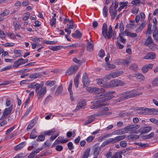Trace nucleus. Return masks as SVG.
<instances>
[{
    "mask_svg": "<svg viewBox=\"0 0 158 158\" xmlns=\"http://www.w3.org/2000/svg\"><path fill=\"white\" fill-rule=\"evenodd\" d=\"M116 82H118V83H117V86H122L125 84V83L120 80H117Z\"/></svg>",
    "mask_w": 158,
    "mask_h": 158,
    "instance_id": "nucleus-49",
    "label": "nucleus"
},
{
    "mask_svg": "<svg viewBox=\"0 0 158 158\" xmlns=\"http://www.w3.org/2000/svg\"><path fill=\"white\" fill-rule=\"evenodd\" d=\"M14 126L11 127L9 129H8L6 132V134L7 135L10 133L14 129H15Z\"/></svg>",
    "mask_w": 158,
    "mask_h": 158,
    "instance_id": "nucleus-63",
    "label": "nucleus"
},
{
    "mask_svg": "<svg viewBox=\"0 0 158 158\" xmlns=\"http://www.w3.org/2000/svg\"><path fill=\"white\" fill-rule=\"evenodd\" d=\"M56 130L55 129H52L51 130L45 131L43 132V135H48L50 136L51 135H52L53 133H54L55 131Z\"/></svg>",
    "mask_w": 158,
    "mask_h": 158,
    "instance_id": "nucleus-21",
    "label": "nucleus"
},
{
    "mask_svg": "<svg viewBox=\"0 0 158 158\" xmlns=\"http://www.w3.org/2000/svg\"><path fill=\"white\" fill-rule=\"evenodd\" d=\"M91 92H94V93L97 94L94 96V98L95 99H100L104 98L107 96H111L113 92L112 91L104 92V90L102 88H98L96 87H92L90 89Z\"/></svg>",
    "mask_w": 158,
    "mask_h": 158,
    "instance_id": "nucleus-1",
    "label": "nucleus"
},
{
    "mask_svg": "<svg viewBox=\"0 0 158 158\" xmlns=\"http://www.w3.org/2000/svg\"><path fill=\"white\" fill-rule=\"evenodd\" d=\"M13 107V105H11L9 107L6 108L5 109L3 113L7 116L11 112Z\"/></svg>",
    "mask_w": 158,
    "mask_h": 158,
    "instance_id": "nucleus-19",
    "label": "nucleus"
},
{
    "mask_svg": "<svg viewBox=\"0 0 158 158\" xmlns=\"http://www.w3.org/2000/svg\"><path fill=\"white\" fill-rule=\"evenodd\" d=\"M105 67L107 70H110L115 68V66L113 64H107L105 65Z\"/></svg>",
    "mask_w": 158,
    "mask_h": 158,
    "instance_id": "nucleus-33",
    "label": "nucleus"
},
{
    "mask_svg": "<svg viewBox=\"0 0 158 158\" xmlns=\"http://www.w3.org/2000/svg\"><path fill=\"white\" fill-rule=\"evenodd\" d=\"M108 113L107 112H101L100 113H96L94 114L93 115H92V116H91V117L92 118H94V117H98V116H101L103 115H107V114Z\"/></svg>",
    "mask_w": 158,
    "mask_h": 158,
    "instance_id": "nucleus-28",
    "label": "nucleus"
},
{
    "mask_svg": "<svg viewBox=\"0 0 158 158\" xmlns=\"http://www.w3.org/2000/svg\"><path fill=\"white\" fill-rule=\"evenodd\" d=\"M34 121H33V120L31 121V123L29 124V125H28L27 128V129L29 130L30 129H31V128L33 127L34 126Z\"/></svg>",
    "mask_w": 158,
    "mask_h": 158,
    "instance_id": "nucleus-54",
    "label": "nucleus"
},
{
    "mask_svg": "<svg viewBox=\"0 0 158 158\" xmlns=\"http://www.w3.org/2000/svg\"><path fill=\"white\" fill-rule=\"evenodd\" d=\"M56 82L55 81H49L46 82V85H53Z\"/></svg>",
    "mask_w": 158,
    "mask_h": 158,
    "instance_id": "nucleus-46",
    "label": "nucleus"
},
{
    "mask_svg": "<svg viewBox=\"0 0 158 158\" xmlns=\"http://www.w3.org/2000/svg\"><path fill=\"white\" fill-rule=\"evenodd\" d=\"M132 114L130 113L129 114L128 113H126L125 111H123L120 113H119V115L121 117H123L127 115V116H131L132 115Z\"/></svg>",
    "mask_w": 158,
    "mask_h": 158,
    "instance_id": "nucleus-36",
    "label": "nucleus"
},
{
    "mask_svg": "<svg viewBox=\"0 0 158 158\" xmlns=\"http://www.w3.org/2000/svg\"><path fill=\"white\" fill-rule=\"evenodd\" d=\"M134 77H136L139 81H143L145 78L144 76L142 74L140 73H137L135 74Z\"/></svg>",
    "mask_w": 158,
    "mask_h": 158,
    "instance_id": "nucleus-20",
    "label": "nucleus"
},
{
    "mask_svg": "<svg viewBox=\"0 0 158 158\" xmlns=\"http://www.w3.org/2000/svg\"><path fill=\"white\" fill-rule=\"evenodd\" d=\"M118 4L119 2L117 0H114V4L115 6H113V11L111 15V19H114L117 15V11L116 9L118 6Z\"/></svg>",
    "mask_w": 158,
    "mask_h": 158,
    "instance_id": "nucleus-9",
    "label": "nucleus"
},
{
    "mask_svg": "<svg viewBox=\"0 0 158 158\" xmlns=\"http://www.w3.org/2000/svg\"><path fill=\"white\" fill-rule=\"evenodd\" d=\"M94 118H92L91 117V118H90V119L88 120H87L85 122V125H87L89 124L90 123H91L94 120Z\"/></svg>",
    "mask_w": 158,
    "mask_h": 158,
    "instance_id": "nucleus-61",
    "label": "nucleus"
},
{
    "mask_svg": "<svg viewBox=\"0 0 158 158\" xmlns=\"http://www.w3.org/2000/svg\"><path fill=\"white\" fill-rule=\"evenodd\" d=\"M129 69L130 70L136 71L138 69V65L135 64H132L130 65Z\"/></svg>",
    "mask_w": 158,
    "mask_h": 158,
    "instance_id": "nucleus-32",
    "label": "nucleus"
},
{
    "mask_svg": "<svg viewBox=\"0 0 158 158\" xmlns=\"http://www.w3.org/2000/svg\"><path fill=\"white\" fill-rule=\"evenodd\" d=\"M36 129L35 128L33 129L30 135V139H34L37 136V132L36 131Z\"/></svg>",
    "mask_w": 158,
    "mask_h": 158,
    "instance_id": "nucleus-24",
    "label": "nucleus"
},
{
    "mask_svg": "<svg viewBox=\"0 0 158 158\" xmlns=\"http://www.w3.org/2000/svg\"><path fill=\"white\" fill-rule=\"evenodd\" d=\"M142 94V93H140L139 94H136L134 93L131 92H125L122 94L123 96L120 97L119 98L117 99V101L119 102L121 101L125 100L130 98L135 97L138 95H140Z\"/></svg>",
    "mask_w": 158,
    "mask_h": 158,
    "instance_id": "nucleus-3",
    "label": "nucleus"
},
{
    "mask_svg": "<svg viewBox=\"0 0 158 158\" xmlns=\"http://www.w3.org/2000/svg\"><path fill=\"white\" fill-rule=\"evenodd\" d=\"M59 134V132H57L56 133V134L55 135H54L53 136H52L50 137V140L51 141H53L54 139H55L57 136H58Z\"/></svg>",
    "mask_w": 158,
    "mask_h": 158,
    "instance_id": "nucleus-57",
    "label": "nucleus"
},
{
    "mask_svg": "<svg viewBox=\"0 0 158 158\" xmlns=\"http://www.w3.org/2000/svg\"><path fill=\"white\" fill-rule=\"evenodd\" d=\"M118 156L119 158H122V156L120 155L118 152H117L111 158H118Z\"/></svg>",
    "mask_w": 158,
    "mask_h": 158,
    "instance_id": "nucleus-41",
    "label": "nucleus"
},
{
    "mask_svg": "<svg viewBox=\"0 0 158 158\" xmlns=\"http://www.w3.org/2000/svg\"><path fill=\"white\" fill-rule=\"evenodd\" d=\"M121 62H122V64H127L130 63V60L125 59L122 60H121Z\"/></svg>",
    "mask_w": 158,
    "mask_h": 158,
    "instance_id": "nucleus-53",
    "label": "nucleus"
},
{
    "mask_svg": "<svg viewBox=\"0 0 158 158\" xmlns=\"http://www.w3.org/2000/svg\"><path fill=\"white\" fill-rule=\"evenodd\" d=\"M7 35L11 39H14L16 38L15 35L13 33H8L7 34Z\"/></svg>",
    "mask_w": 158,
    "mask_h": 158,
    "instance_id": "nucleus-56",
    "label": "nucleus"
},
{
    "mask_svg": "<svg viewBox=\"0 0 158 158\" xmlns=\"http://www.w3.org/2000/svg\"><path fill=\"white\" fill-rule=\"evenodd\" d=\"M153 66V64H149L145 65L141 69L142 72L144 73H146L149 69L152 68Z\"/></svg>",
    "mask_w": 158,
    "mask_h": 158,
    "instance_id": "nucleus-13",
    "label": "nucleus"
},
{
    "mask_svg": "<svg viewBox=\"0 0 158 158\" xmlns=\"http://www.w3.org/2000/svg\"><path fill=\"white\" fill-rule=\"evenodd\" d=\"M61 48H64L62 46H56L52 47L50 48V49L52 51H56L60 49Z\"/></svg>",
    "mask_w": 158,
    "mask_h": 158,
    "instance_id": "nucleus-37",
    "label": "nucleus"
},
{
    "mask_svg": "<svg viewBox=\"0 0 158 158\" xmlns=\"http://www.w3.org/2000/svg\"><path fill=\"white\" fill-rule=\"evenodd\" d=\"M119 73L118 72H115L106 75L105 77V78L109 80L111 78V77L114 78L119 76Z\"/></svg>",
    "mask_w": 158,
    "mask_h": 158,
    "instance_id": "nucleus-18",
    "label": "nucleus"
},
{
    "mask_svg": "<svg viewBox=\"0 0 158 158\" xmlns=\"http://www.w3.org/2000/svg\"><path fill=\"white\" fill-rule=\"evenodd\" d=\"M124 35L123 33H120L119 34V36L121 39V41L123 43H125L126 41V40L124 39L123 37Z\"/></svg>",
    "mask_w": 158,
    "mask_h": 158,
    "instance_id": "nucleus-44",
    "label": "nucleus"
},
{
    "mask_svg": "<svg viewBox=\"0 0 158 158\" xmlns=\"http://www.w3.org/2000/svg\"><path fill=\"white\" fill-rule=\"evenodd\" d=\"M101 150V147H99L98 144H96L94 145L93 152L94 155L96 156L95 157H97L99 155Z\"/></svg>",
    "mask_w": 158,
    "mask_h": 158,
    "instance_id": "nucleus-11",
    "label": "nucleus"
},
{
    "mask_svg": "<svg viewBox=\"0 0 158 158\" xmlns=\"http://www.w3.org/2000/svg\"><path fill=\"white\" fill-rule=\"evenodd\" d=\"M63 89L62 85H60L57 88L56 92L55 93V96H57L59 94H61Z\"/></svg>",
    "mask_w": 158,
    "mask_h": 158,
    "instance_id": "nucleus-22",
    "label": "nucleus"
},
{
    "mask_svg": "<svg viewBox=\"0 0 158 158\" xmlns=\"http://www.w3.org/2000/svg\"><path fill=\"white\" fill-rule=\"evenodd\" d=\"M120 145L121 147L125 148L126 146L127 143L125 141H121L120 142Z\"/></svg>",
    "mask_w": 158,
    "mask_h": 158,
    "instance_id": "nucleus-58",
    "label": "nucleus"
},
{
    "mask_svg": "<svg viewBox=\"0 0 158 158\" xmlns=\"http://www.w3.org/2000/svg\"><path fill=\"white\" fill-rule=\"evenodd\" d=\"M90 150V148H87L83 153L82 158H87L89 156Z\"/></svg>",
    "mask_w": 158,
    "mask_h": 158,
    "instance_id": "nucleus-25",
    "label": "nucleus"
},
{
    "mask_svg": "<svg viewBox=\"0 0 158 158\" xmlns=\"http://www.w3.org/2000/svg\"><path fill=\"white\" fill-rule=\"evenodd\" d=\"M116 81L117 80L116 79L111 81L109 83V86L110 87L117 86V83H118V82H117Z\"/></svg>",
    "mask_w": 158,
    "mask_h": 158,
    "instance_id": "nucleus-30",
    "label": "nucleus"
},
{
    "mask_svg": "<svg viewBox=\"0 0 158 158\" xmlns=\"http://www.w3.org/2000/svg\"><path fill=\"white\" fill-rule=\"evenodd\" d=\"M152 27V25L151 23H149L147 29V32L149 33V34H151L152 33V31L151 30Z\"/></svg>",
    "mask_w": 158,
    "mask_h": 158,
    "instance_id": "nucleus-48",
    "label": "nucleus"
},
{
    "mask_svg": "<svg viewBox=\"0 0 158 158\" xmlns=\"http://www.w3.org/2000/svg\"><path fill=\"white\" fill-rule=\"evenodd\" d=\"M87 45V49L89 52H91L93 49L94 45L88 40Z\"/></svg>",
    "mask_w": 158,
    "mask_h": 158,
    "instance_id": "nucleus-27",
    "label": "nucleus"
},
{
    "mask_svg": "<svg viewBox=\"0 0 158 158\" xmlns=\"http://www.w3.org/2000/svg\"><path fill=\"white\" fill-rule=\"evenodd\" d=\"M86 103V102L85 100H81L80 102L78 103L77 107L75 110H77L83 108L85 106Z\"/></svg>",
    "mask_w": 158,
    "mask_h": 158,
    "instance_id": "nucleus-12",
    "label": "nucleus"
},
{
    "mask_svg": "<svg viewBox=\"0 0 158 158\" xmlns=\"http://www.w3.org/2000/svg\"><path fill=\"white\" fill-rule=\"evenodd\" d=\"M119 29L121 32H123L124 30V26L122 21L121 22L119 26Z\"/></svg>",
    "mask_w": 158,
    "mask_h": 158,
    "instance_id": "nucleus-51",
    "label": "nucleus"
},
{
    "mask_svg": "<svg viewBox=\"0 0 158 158\" xmlns=\"http://www.w3.org/2000/svg\"><path fill=\"white\" fill-rule=\"evenodd\" d=\"M125 137L124 135H121L117 136L115 138L116 143L123 139Z\"/></svg>",
    "mask_w": 158,
    "mask_h": 158,
    "instance_id": "nucleus-34",
    "label": "nucleus"
},
{
    "mask_svg": "<svg viewBox=\"0 0 158 158\" xmlns=\"http://www.w3.org/2000/svg\"><path fill=\"white\" fill-rule=\"evenodd\" d=\"M138 145H139V147L140 148H144L148 146V144L147 143H139Z\"/></svg>",
    "mask_w": 158,
    "mask_h": 158,
    "instance_id": "nucleus-60",
    "label": "nucleus"
},
{
    "mask_svg": "<svg viewBox=\"0 0 158 158\" xmlns=\"http://www.w3.org/2000/svg\"><path fill=\"white\" fill-rule=\"evenodd\" d=\"M137 26V24H135L132 23L128 24L126 25V27L128 29H133L135 28Z\"/></svg>",
    "mask_w": 158,
    "mask_h": 158,
    "instance_id": "nucleus-31",
    "label": "nucleus"
},
{
    "mask_svg": "<svg viewBox=\"0 0 158 158\" xmlns=\"http://www.w3.org/2000/svg\"><path fill=\"white\" fill-rule=\"evenodd\" d=\"M139 136L135 135H129L128 136V139H132V140H135L139 138Z\"/></svg>",
    "mask_w": 158,
    "mask_h": 158,
    "instance_id": "nucleus-35",
    "label": "nucleus"
},
{
    "mask_svg": "<svg viewBox=\"0 0 158 158\" xmlns=\"http://www.w3.org/2000/svg\"><path fill=\"white\" fill-rule=\"evenodd\" d=\"M144 45L148 46L150 49L154 50V44L151 36H149L148 37L146 42L144 43Z\"/></svg>",
    "mask_w": 158,
    "mask_h": 158,
    "instance_id": "nucleus-7",
    "label": "nucleus"
},
{
    "mask_svg": "<svg viewBox=\"0 0 158 158\" xmlns=\"http://www.w3.org/2000/svg\"><path fill=\"white\" fill-rule=\"evenodd\" d=\"M42 76L41 74L40 73H33L30 75L29 77L31 78L35 79L37 78L41 77Z\"/></svg>",
    "mask_w": 158,
    "mask_h": 158,
    "instance_id": "nucleus-29",
    "label": "nucleus"
},
{
    "mask_svg": "<svg viewBox=\"0 0 158 158\" xmlns=\"http://www.w3.org/2000/svg\"><path fill=\"white\" fill-rule=\"evenodd\" d=\"M63 139V138L62 137H59L55 141L54 143L56 144H59L60 143H63L68 142L69 140L68 139Z\"/></svg>",
    "mask_w": 158,
    "mask_h": 158,
    "instance_id": "nucleus-17",
    "label": "nucleus"
},
{
    "mask_svg": "<svg viewBox=\"0 0 158 158\" xmlns=\"http://www.w3.org/2000/svg\"><path fill=\"white\" fill-rule=\"evenodd\" d=\"M107 9L108 7L107 6H104L103 10V14L105 17H106L107 16Z\"/></svg>",
    "mask_w": 158,
    "mask_h": 158,
    "instance_id": "nucleus-39",
    "label": "nucleus"
},
{
    "mask_svg": "<svg viewBox=\"0 0 158 158\" xmlns=\"http://www.w3.org/2000/svg\"><path fill=\"white\" fill-rule=\"evenodd\" d=\"M9 13V10H4L3 12L0 14V16H5L7 15Z\"/></svg>",
    "mask_w": 158,
    "mask_h": 158,
    "instance_id": "nucleus-42",
    "label": "nucleus"
},
{
    "mask_svg": "<svg viewBox=\"0 0 158 158\" xmlns=\"http://www.w3.org/2000/svg\"><path fill=\"white\" fill-rule=\"evenodd\" d=\"M152 129V127H141L139 129V130L141 132V134H142L149 132Z\"/></svg>",
    "mask_w": 158,
    "mask_h": 158,
    "instance_id": "nucleus-15",
    "label": "nucleus"
},
{
    "mask_svg": "<svg viewBox=\"0 0 158 158\" xmlns=\"http://www.w3.org/2000/svg\"><path fill=\"white\" fill-rule=\"evenodd\" d=\"M136 110H144L145 111H149L152 112V113L156 115L157 114V112H158V109H156L155 108H150L149 109L148 108L144 107H140L139 108L137 109H136Z\"/></svg>",
    "mask_w": 158,
    "mask_h": 158,
    "instance_id": "nucleus-8",
    "label": "nucleus"
},
{
    "mask_svg": "<svg viewBox=\"0 0 158 158\" xmlns=\"http://www.w3.org/2000/svg\"><path fill=\"white\" fill-rule=\"evenodd\" d=\"M44 139L45 137L44 135H39L36 139V140L38 141H43L44 140Z\"/></svg>",
    "mask_w": 158,
    "mask_h": 158,
    "instance_id": "nucleus-43",
    "label": "nucleus"
},
{
    "mask_svg": "<svg viewBox=\"0 0 158 158\" xmlns=\"http://www.w3.org/2000/svg\"><path fill=\"white\" fill-rule=\"evenodd\" d=\"M36 89H35V92H37V91H38L39 90H40V88H42V87L43 86L41 85L38 83H36Z\"/></svg>",
    "mask_w": 158,
    "mask_h": 158,
    "instance_id": "nucleus-62",
    "label": "nucleus"
},
{
    "mask_svg": "<svg viewBox=\"0 0 158 158\" xmlns=\"http://www.w3.org/2000/svg\"><path fill=\"white\" fill-rule=\"evenodd\" d=\"M105 55L104 51L103 50H101L98 54V56L101 58H102L104 57Z\"/></svg>",
    "mask_w": 158,
    "mask_h": 158,
    "instance_id": "nucleus-59",
    "label": "nucleus"
},
{
    "mask_svg": "<svg viewBox=\"0 0 158 158\" xmlns=\"http://www.w3.org/2000/svg\"><path fill=\"white\" fill-rule=\"evenodd\" d=\"M56 23V19H52L50 22V24L52 26H53L55 27Z\"/></svg>",
    "mask_w": 158,
    "mask_h": 158,
    "instance_id": "nucleus-55",
    "label": "nucleus"
},
{
    "mask_svg": "<svg viewBox=\"0 0 158 158\" xmlns=\"http://www.w3.org/2000/svg\"><path fill=\"white\" fill-rule=\"evenodd\" d=\"M46 91V87H44L37 92H35L37 94V96L38 99H40L42 98L44 96L45 94Z\"/></svg>",
    "mask_w": 158,
    "mask_h": 158,
    "instance_id": "nucleus-6",
    "label": "nucleus"
},
{
    "mask_svg": "<svg viewBox=\"0 0 158 158\" xmlns=\"http://www.w3.org/2000/svg\"><path fill=\"white\" fill-rule=\"evenodd\" d=\"M12 68V66H7L6 67H4L3 68H2V69H1L0 70V72H2L5 71H6V70H9L10 69H11Z\"/></svg>",
    "mask_w": 158,
    "mask_h": 158,
    "instance_id": "nucleus-52",
    "label": "nucleus"
},
{
    "mask_svg": "<svg viewBox=\"0 0 158 158\" xmlns=\"http://www.w3.org/2000/svg\"><path fill=\"white\" fill-rule=\"evenodd\" d=\"M36 83L34 82L33 83L30 84L28 85V87L29 88L34 89L36 88Z\"/></svg>",
    "mask_w": 158,
    "mask_h": 158,
    "instance_id": "nucleus-50",
    "label": "nucleus"
},
{
    "mask_svg": "<svg viewBox=\"0 0 158 158\" xmlns=\"http://www.w3.org/2000/svg\"><path fill=\"white\" fill-rule=\"evenodd\" d=\"M146 25V22H143L140 25L139 27H138L136 29V32L137 33H138L141 31L143 29L145 26Z\"/></svg>",
    "mask_w": 158,
    "mask_h": 158,
    "instance_id": "nucleus-26",
    "label": "nucleus"
},
{
    "mask_svg": "<svg viewBox=\"0 0 158 158\" xmlns=\"http://www.w3.org/2000/svg\"><path fill=\"white\" fill-rule=\"evenodd\" d=\"M152 85L153 86H158V77L154 79L152 81Z\"/></svg>",
    "mask_w": 158,
    "mask_h": 158,
    "instance_id": "nucleus-38",
    "label": "nucleus"
},
{
    "mask_svg": "<svg viewBox=\"0 0 158 158\" xmlns=\"http://www.w3.org/2000/svg\"><path fill=\"white\" fill-rule=\"evenodd\" d=\"M156 54L153 52H150L147 54L145 56V58L148 60H152L155 58Z\"/></svg>",
    "mask_w": 158,
    "mask_h": 158,
    "instance_id": "nucleus-14",
    "label": "nucleus"
},
{
    "mask_svg": "<svg viewBox=\"0 0 158 158\" xmlns=\"http://www.w3.org/2000/svg\"><path fill=\"white\" fill-rule=\"evenodd\" d=\"M79 46L77 44H73L70 45L65 46L64 47L65 48H70L72 47H77Z\"/></svg>",
    "mask_w": 158,
    "mask_h": 158,
    "instance_id": "nucleus-47",
    "label": "nucleus"
},
{
    "mask_svg": "<svg viewBox=\"0 0 158 158\" xmlns=\"http://www.w3.org/2000/svg\"><path fill=\"white\" fill-rule=\"evenodd\" d=\"M82 82L83 83V87H85L86 85H87L88 84H89V82L88 77L87 76V75L86 73H85L83 76Z\"/></svg>",
    "mask_w": 158,
    "mask_h": 158,
    "instance_id": "nucleus-10",
    "label": "nucleus"
},
{
    "mask_svg": "<svg viewBox=\"0 0 158 158\" xmlns=\"http://www.w3.org/2000/svg\"><path fill=\"white\" fill-rule=\"evenodd\" d=\"M26 15L23 18V19L24 20H26L29 18V17L30 15V14L29 13H27L25 14Z\"/></svg>",
    "mask_w": 158,
    "mask_h": 158,
    "instance_id": "nucleus-64",
    "label": "nucleus"
},
{
    "mask_svg": "<svg viewBox=\"0 0 158 158\" xmlns=\"http://www.w3.org/2000/svg\"><path fill=\"white\" fill-rule=\"evenodd\" d=\"M102 34L105 39H110L112 36L113 32L110 31H107V27L106 23L103 24L102 28Z\"/></svg>",
    "mask_w": 158,
    "mask_h": 158,
    "instance_id": "nucleus-4",
    "label": "nucleus"
},
{
    "mask_svg": "<svg viewBox=\"0 0 158 158\" xmlns=\"http://www.w3.org/2000/svg\"><path fill=\"white\" fill-rule=\"evenodd\" d=\"M25 142H22L15 147L14 149L15 150H20L25 146Z\"/></svg>",
    "mask_w": 158,
    "mask_h": 158,
    "instance_id": "nucleus-23",
    "label": "nucleus"
},
{
    "mask_svg": "<svg viewBox=\"0 0 158 158\" xmlns=\"http://www.w3.org/2000/svg\"><path fill=\"white\" fill-rule=\"evenodd\" d=\"M23 64V63L22 60H21V58L14 62L13 65V67L14 69L17 68H18L20 65Z\"/></svg>",
    "mask_w": 158,
    "mask_h": 158,
    "instance_id": "nucleus-16",
    "label": "nucleus"
},
{
    "mask_svg": "<svg viewBox=\"0 0 158 158\" xmlns=\"http://www.w3.org/2000/svg\"><path fill=\"white\" fill-rule=\"evenodd\" d=\"M114 97V96H113V95H112L111 96H107V97L102 99L101 100L93 101L91 102L92 105L91 106V108L92 109H96L102 106H105L106 104L105 103V102L106 100L110 99Z\"/></svg>",
    "mask_w": 158,
    "mask_h": 158,
    "instance_id": "nucleus-2",
    "label": "nucleus"
},
{
    "mask_svg": "<svg viewBox=\"0 0 158 158\" xmlns=\"http://www.w3.org/2000/svg\"><path fill=\"white\" fill-rule=\"evenodd\" d=\"M67 146L68 147V149L70 150H71L73 149L74 146L72 142H69L67 144Z\"/></svg>",
    "mask_w": 158,
    "mask_h": 158,
    "instance_id": "nucleus-45",
    "label": "nucleus"
},
{
    "mask_svg": "<svg viewBox=\"0 0 158 158\" xmlns=\"http://www.w3.org/2000/svg\"><path fill=\"white\" fill-rule=\"evenodd\" d=\"M78 67L77 65L71 66L67 70L65 73L66 74L70 76L75 73L77 70Z\"/></svg>",
    "mask_w": 158,
    "mask_h": 158,
    "instance_id": "nucleus-5",
    "label": "nucleus"
},
{
    "mask_svg": "<svg viewBox=\"0 0 158 158\" xmlns=\"http://www.w3.org/2000/svg\"><path fill=\"white\" fill-rule=\"evenodd\" d=\"M108 144L111 143L112 144L116 143L115 138H111L106 140Z\"/></svg>",
    "mask_w": 158,
    "mask_h": 158,
    "instance_id": "nucleus-40",
    "label": "nucleus"
}]
</instances>
